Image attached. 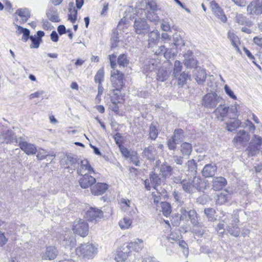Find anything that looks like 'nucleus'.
Returning <instances> with one entry per match:
<instances>
[{"label": "nucleus", "instance_id": "obj_1", "mask_svg": "<svg viewBox=\"0 0 262 262\" xmlns=\"http://www.w3.org/2000/svg\"><path fill=\"white\" fill-rule=\"evenodd\" d=\"M111 67L113 69L111 71V81L113 87L117 91H120L124 85V74L118 70H115L116 67V56L114 54L109 55Z\"/></svg>", "mask_w": 262, "mask_h": 262}, {"label": "nucleus", "instance_id": "obj_2", "mask_svg": "<svg viewBox=\"0 0 262 262\" xmlns=\"http://www.w3.org/2000/svg\"><path fill=\"white\" fill-rule=\"evenodd\" d=\"M202 179L199 177H190L182 180V189L188 193H193L196 191H201L202 188Z\"/></svg>", "mask_w": 262, "mask_h": 262}, {"label": "nucleus", "instance_id": "obj_3", "mask_svg": "<svg viewBox=\"0 0 262 262\" xmlns=\"http://www.w3.org/2000/svg\"><path fill=\"white\" fill-rule=\"evenodd\" d=\"M74 256L76 255L83 259H90L94 257L96 248L92 244H81L74 250Z\"/></svg>", "mask_w": 262, "mask_h": 262}, {"label": "nucleus", "instance_id": "obj_4", "mask_svg": "<svg viewBox=\"0 0 262 262\" xmlns=\"http://www.w3.org/2000/svg\"><path fill=\"white\" fill-rule=\"evenodd\" d=\"M223 101L222 98L215 92L208 93L202 98V105L206 108L212 110Z\"/></svg>", "mask_w": 262, "mask_h": 262}, {"label": "nucleus", "instance_id": "obj_5", "mask_svg": "<svg viewBox=\"0 0 262 262\" xmlns=\"http://www.w3.org/2000/svg\"><path fill=\"white\" fill-rule=\"evenodd\" d=\"M60 238L61 245L67 250V251L66 252V255L74 257V252L72 251L73 250V247L76 244V239L74 236L69 232L66 233L64 235L61 236Z\"/></svg>", "mask_w": 262, "mask_h": 262}, {"label": "nucleus", "instance_id": "obj_6", "mask_svg": "<svg viewBox=\"0 0 262 262\" xmlns=\"http://www.w3.org/2000/svg\"><path fill=\"white\" fill-rule=\"evenodd\" d=\"M262 144V138L257 135H254L252 137L246 151L249 156H255L258 153Z\"/></svg>", "mask_w": 262, "mask_h": 262}, {"label": "nucleus", "instance_id": "obj_7", "mask_svg": "<svg viewBox=\"0 0 262 262\" xmlns=\"http://www.w3.org/2000/svg\"><path fill=\"white\" fill-rule=\"evenodd\" d=\"M73 230L81 236L85 237L88 234L89 225L86 222L82 220L75 221L73 226Z\"/></svg>", "mask_w": 262, "mask_h": 262}, {"label": "nucleus", "instance_id": "obj_8", "mask_svg": "<svg viewBox=\"0 0 262 262\" xmlns=\"http://www.w3.org/2000/svg\"><path fill=\"white\" fill-rule=\"evenodd\" d=\"M250 139V136L249 133L244 129H241L237 132L236 136L232 140V143L235 146L239 145L244 146L249 142Z\"/></svg>", "mask_w": 262, "mask_h": 262}, {"label": "nucleus", "instance_id": "obj_9", "mask_svg": "<svg viewBox=\"0 0 262 262\" xmlns=\"http://www.w3.org/2000/svg\"><path fill=\"white\" fill-rule=\"evenodd\" d=\"M247 14L257 16L262 14V1L253 0L247 6Z\"/></svg>", "mask_w": 262, "mask_h": 262}, {"label": "nucleus", "instance_id": "obj_10", "mask_svg": "<svg viewBox=\"0 0 262 262\" xmlns=\"http://www.w3.org/2000/svg\"><path fill=\"white\" fill-rule=\"evenodd\" d=\"M61 163L65 168L73 171L78 167L80 162L76 158L67 155L62 159Z\"/></svg>", "mask_w": 262, "mask_h": 262}, {"label": "nucleus", "instance_id": "obj_11", "mask_svg": "<svg viewBox=\"0 0 262 262\" xmlns=\"http://www.w3.org/2000/svg\"><path fill=\"white\" fill-rule=\"evenodd\" d=\"M135 32L138 34L144 35L150 30V27L144 19H136L134 24Z\"/></svg>", "mask_w": 262, "mask_h": 262}, {"label": "nucleus", "instance_id": "obj_12", "mask_svg": "<svg viewBox=\"0 0 262 262\" xmlns=\"http://www.w3.org/2000/svg\"><path fill=\"white\" fill-rule=\"evenodd\" d=\"M17 142V139L14 132L7 129L0 132V143L11 144Z\"/></svg>", "mask_w": 262, "mask_h": 262}, {"label": "nucleus", "instance_id": "obj_13", "mask_svg": "<svg viewBox=\"0 0 262 262\" xmlns=\"http://www.w3.org/2000/svg\"><path fill=\"white\" fill-rule=\"evenodd\" d=\"M103 212L95 207H90L86 211L85 217L89 221H96L103 216Z\"/></svg>", "mask_w": 262, "mask_h": 262}, {"label": "nucleus", "instance_id": "obj_14", "mask_svg": "<svg viewBox=\"0 0 262 262\" xmlns=\"http://www.w3.org/2000/svg\"><path fill=\"white\" fill-rule=\"evenodd\" d=\"M19 146L28 155H34L37 151L36 147L34 144L25 141L22 138H19Z\"/></svg>", "mask_w": 262, "mask_h": 262}, {"label": "nucleus", "instance_id": "obj_15", "mask_svg": "<svg viewBox=\"0 0 262 262\" xmlns=\"http://www.w3.org/2000/svg\"><path fill=\"white\" fill-rule=\"evenodd\" d=\"M82 177L79 179V182L82 188H86L92 186L96 182V179L93 177L90 176L87 173L81 175Z\"/></svg>", "mask_w": 262, "mask_h": 262}, {"label": "nucleus", "instance_id": "obj_16", "mask_svg": "<svg viewBox=\"0 0 262 262\" xmlns=\"http://www.w3.org/2000/svg\"><path fill=\"white\" fill-rule=\"evenodd\" d=\"M222 103H220L213 112L217 120L221 121H224L225 117H227L228 114L227 106Z\"/></svg>", "mask_w": 262, "mask_h": 262}, {"label": "nucleus", "instance_id": "obj_17", "mask_svg": "<svg viewBox=\"0 0 262 262\" xmlns=\"http://www.w3.org/2000/svg\"><path fill=\"white\" fill-rule=\"evenodd\" d=\"M108 188V185L104 183H97L93 184L91 187V192L95 195L103 194Z\"/></svg>", "mask_w": 262, "mask_h": 262}, {"label": "nucleus", "instance_id": "obj_18", "mask_svg": "<svg viewBox=\"0 0 262 262\" xmlns=\"http://www.w3.org/2000/svg\"><path fill=\"white\" fill-rule=\"evenodd\" d=\"M149 179L152 187L156 189L158 193L164 195L166 193L165 190L160 191L157 189V187L160 185L161 183V179L159 176L154 171H151L149 174Z\"/></svg>", "mask_w": 262, "mask_h": 262}, {"label": "nucleus", "instance_id": "obj_19", "mask_svg": "<svg viewBox=\"0 0 262 262\" xmlns=\"http://www.w3.org/2000/svg\"><path fill=\"white\" fill-rule=\"evenodd\" d=\"M193 76L197 83L202 84L205 81L207 74L206 71L201 67H196L193 71Z\"/></svg>", "mask_w": 262, "mask_h": 262}, {"label": "nucleus", "instance_id": "obj_20", "mask_svg": "<svg viewBox=\"0 0 262 262\" xmlns=\"http://www.w3.org/2000/svg\"><path fill=\"white\" fill-rule=\"evenodd\" d=\"M76 169L77 173L79 175H83L84 173L94 172V169L91 167L88 161L86 159L80 161V167L78 166Z\"/></svg>", "mask_w": 262, "mask_h": 262}, {"label": "nucleus", "instance_id": "obj_21", "mask_svg": "<svg viewBox=\"0 0 262 262\" xmlns=\"http://www.w3.org/2000/svg\"><path fill=\"white\" fill-rule=\"evenodd\" d=\"M211 7L213 13L222 21L225 22L227 17L219 4L214 1L211 2Z\"/></svg>", "mask_w": 262, "mask_h": 262}, {"label": "nucleus", "instance_id": "obj_22", "mask_svg": "<svg viewBox=\"0 0 262 262\" xmlns=\"http://www.w3.org/2000/svg\"><path fill=\"white\" fill-rule=\"evenodd\" d=\"M212 188L215 191L221 190L227 185V180L226 179L222 177H217L213 178L212 181Z\"/></svg>", "mask_w": 262, "mask_h": 262}, {"label": "nucleus", "instance_id": "obj_23", "mask_svg": "<svg viewBox=\"0 0 262 262\" xmlns=\"http://www.w3.org/2000/svg\"><path fill=\"white\" fill-rule=\"evenodd\" d=\"M58 253V251L56 247L49 246L47 247L42 257L45 259L52 260L56 257Z\"/></svg>", "mask_w": 262, "mask_h": 262}, {"label": "nucleus", "instance_id": "obj_24", "mask_svg": "<svg viewBox=\"0 0 262 262\" xmlns=\"http://www.w3.org/2000/svg\"><path fill=\"white\" fill-rule=\"evenodd\" d=\"M122 250H118L115 256V260L117 262L124 261L128 256L130 252L128 248H126V245L124 244L122 247Z\"/></svg>", "mask_w": 262, "mask_h": 262}, {"label": "nucleus", "instance_id": "obj_25", "mask_svg": "<svg viewBox=\"0 0 262 262\" xmlns=\"http://www.w3.org/2000/svg\"><path fill=\"white\" fill-rule=\"evenodd\" d=\"M217 167L211 164H206L202 170V173L205 178L213 177L216 172Z\"/></svg>", "mask_w": 262, "mask_h": 262}, {"label": "nucleus", "instance_id": "obj_26", "mask_svg": "<svg viewBox=\"0 0 262 262\" xmlns=\"http://www.w3.org/2000/svg\"><path fill=\"white\" fill-rule=\"evenodd\" d=\"M126 248H128L130 252L132 250L139 252L144 248L143 241L141 239L138 238L134 242L127 244Z\"/></svg>", "mask_w": 262, "mask_h": 262}, {"label": "nucleus", "instance_id": "obj_27", "mask_svg": "<svg viewBox=\"0 0 262 262\" xmlns=\"http://www.w3.org/2000/svg\"><path fill=\"white\" fill-rule=\"evenodd\" d=\"M231 219V223H233L234 224H237L239 222V214L238 210H234L233 214L229 216V214H223L222 216H221V220L224 223L227 224L230 221V218Z\"/></svg>", "mask_w": 262, "mask_h": 262}, {"label": "nucleus", "instance_id": "obj_28", "mask_svg": "<svg viewBox=\"0 0 262 262\" xmlns=\"http://www.w3.org/2000/svg\"><path fill=\"white\" fill-rule=\"evenodd\" d=\"M142 154L144 157L151 161H154L155 160L157 152L155 147L150 145L144 149Z\"/></svg>", "mask_w": 262, "mask_h": 262}, {"label": "nucleus", "instance_id": "obj_29", "mask_svg": "<svg viewBox=\"0 0 262 262\" xmlns=\"http://www.w3.org/2000/svg\"><path fill=\"white\" fill-rule=\"evenodd\" d=\"M230 197L229 191L225 190L217 195L216 204L220 205H224L229 201Z\"/></svg>", "mask_w": 262, "mask_h": 262}, {"label": "nucleus", "instance_id": "obj_30", "mask_svg": "<svg viewBox=\"0 0 262 262\" xmlns=\"http://www.w3.org/2000/svg\"><path fill=\"white\" fill-rule=\"evenodd\" d=\"M172 168L166 163H163L159 167V174L162 178H166L171 176Z\"/></svg>", "mask_w": 262, "mask_h": 262}, {"label": "nucleus", "instance_id": "obj_31", "mask_svg": "<svg viewBox=\"0 0 262 262\" xmlns=\"http://www.w3.org/2000/svg\"><path fill=\"white\" fill-rule=\"evenodd\" d=\"M160 39V33L158 30H153L148 34V46L149 47H152L155 46Z\"/></svg>", "mask_w": 262, "mask_h": 262}, {"label": "nucleus", "instance_id": "obj_32", "mask_svg": "<svg viewBox=\"0 0 262 262\" xmlns=\"http://www.w3.org/2000/svg\"><path fill=\"white\" fill-rule=\"evenodd\" d=\"M15 14L21 17L23 23L27 22L31 16L30 10L26 8L18 9L16 11Z\"/></svg>", "mask_w": 262, "mask_h": 262}, {"label": "nucleus", "instance_id": "obj_33", "mask_svg": "<svg viewBox=\"0 0 262 262\" xmlns=\"http://www.w3.org/2000/svg\"><path fill=\"white\" fill-rule=\"evenodd\" d=\"M226 229L229 233L233 236L238 237L241 233L240 229L237 224L233 223H229L226 227Z\"/></svg>", "mask_w": 262, "mask_h": 262}, {"label": "nucleus", "instance_id": "obj_34", "mask_svg": "<svg viewBox=\"0 0 262 262\" xmlns=\"http://www.w3.org/2000/svg\"><path fill=\"white\" fill-rule=\"evenodd\" d=\"M173 77L177 80L178 85L183 86L186 84L187 79H190V76L183 72Z\"/></svg>", "mask_w": 262, "mask_h": 262}, {"label": "nucleus", "instance_id": "obj_35", "mask_svg": "<svg viewBox=\"0 0 262 262\" xmlns=\"http://www.w3.org/2000/svg\"><path fill=\"white\" fill-rule=\"evenodd\" d=\"M227 118L232 120L235 119L238 116L237 107L235 105H232L230 106H227Z\"/></svg>", "mask_w": 262, "mask_h": 262}, {"label": "nucleus", "instance_id": "obj_36", "mask_svg": "<svg viewBox=\"0 0 262 262\" xmlns=\"http://www.w3.org/2000/svg\"><path fill=\"white\" fill-rule=\"evenodd\" d=\"M47 15L48 19L53 22H59L60 21L57 11L53 8H50L47 10Z\"/></svg>", "mask_w": 262, "mask_h": 262}, {"label": "nucleus", "instance_id": "obj_37", "mask_svg": "<svg viewBox=\"0 0 262 262\" xmlns=\"http://www.w3.org/2000/svg\"><path fill=\"white\" fill-rule=\"evenodd\" d=\"M187 170L190 172L191 175L193 177H196L195 174L197 172L196 164L194 160L192 159L189 160L187 163Z\"/></svg>", "mask_w": 262, "mask_h": 262}, {"label": "nucleus", "instance_id": "obj_38", "mask_svg": "<svg viewBox=\"0 0 262 262\" xmlns=\"http://www.w3.org/2000/svg\"><path fill=\"white\" fill-rule=\"evenodd\" d=\"M169 77V73L167 71V70L164 68H160L157 75V80L161 82L165 81Z\"/></svg>", "mask_w": 262, "mask_h": 262}, {"label": "nucleus", "instance_id": "obj_39", "mask_svg": "<svg viewBox=\"0 0 262 262\" xmlns=\"http://www.w3.org/2000/svg\"><path fill=\"white\" fill-rule=\"evenodd\" d=\"M233 120V121L226 123V128L228 131L232 132L235 130L241 124L240 120L237 119V118Z\"/></svg>", "mask_w": 262, "mask_h": 262}, {"label": "nucleus", "instance_id": "obj_40", "mask_svg": "<svg viewBox=\"0 0 262 262\" xmlns=\"http://www.w3.org/2000/svg\"><path fill=\"white\" fill-rule=\"evenodd\" d=\"M181 151L184 156H189L192 151V146L191 144L184 142L181 146Z\"/></svg>", "mask_w": 262, "mask_h": 262}, {"label": "nucleus", "instance_id": "obj_41", "mask_svg": "<svg viewBox=\"0 0 262 262\" xmlns=\"http://www.w3.org/2000/svg\"><path fill=\"white\" fill-rule=\"evenodd\" d=\"M146 18L150 21L153 22L155 24H157L160 22V18L156 11H147L145 13Z\"/></svg>", "mask_w": 262, "mask_h": 262}, {"label": "nucleus", "instance_id": "obj_42", "mask_svg": "<svg viewBox=\"0 0 262 262\" xmlns=\"http://www.w3.org/2000/svg\"><path fill=\"white\" fill-rule=\"evenodd\" d=\"M160 62L158 60L151 59L146 66V69L149 71H152L160 67Z\"/></svg>", "mask_w": 262, "mask_h": 262}, {"label": "nucleus", "instance_id": "obj_43", "mask_svg": "<svg viewBox=\"0 0 262 262\" xmlns=\"http://www.w3.org/2000/svg\"><path fill=\"white\" fill-rule=\"evenodd\" d=\"M119 225L122 229H128L132 225V221L128 217H125L119 222Z\"/></svg>", "mask_w": 262, "mask_h": 262}, {"label": "nucleus", "instance_id": "obj_44", "mask_svg": "<svg viewBox=\"0 0 262 262\" xmlns=\"http://www.w3.org/2000/svg\"><path fill=\"white\" fill-rule=\"evenodd\" d=\"M118 64L119 67H126L127 66L129 63V60L127 57V56L125 54H121L118 58Z\"/></svg>", "mask_w": 262, "mask_h": 262}, {"label": "nucleus", "instance_id": "obj_45", "mask_svg": "<svg viewBox=\"0 0 262 262\" xmlns=\"http://www.w3.org/2000/svg\"><path fill=\"white\" fill-rule=\"evenodd\" d=\"M228 38L231 41L232 45L237 49L238 51H239V49L238 47L237 43L238 41V38L233 33L230 31L228 32Z\"/></svg>", "mask_w": 262, "mask_h": 262}, {"label": "nucleus", "instance_id": "obj_46", "mask_svg": "<svg viewBox=\"0 0 262 262\" xmlns=\"http://www.w3.org/2000/svg\"><path fill=\"white\" fill-rule=\"evenodd\" d=\"M187 217H189L191 223L194 226L198 224V219L196 212L194 210H189Z\"/></svg>", "mask_w": 262, "mask_h": 262}, {"label": "nucleus", "instance_id": "obj_47", "mask_svg": "<svg viewBox=\"0 0 262 262\" xmlns=\"http://www.w3.org/2000/svg\"><path fill=\"white\" fill-rule=\"evenodd\" d=\"M161 207L163 214L165 216H167L171 213V208L170 204L166 202H163L161 203Z\"/></svg>", "mask_w": 262, "mask_h": 262}, {"label": "nucleus", "instance_id": "obj_48", "mask_svg": "<svg viewBox=\"0 0 262 262\" xmlns=\"http://www.w3.org/2000/svg\"><path fill=\"white\" fill-rule=\"evenodd\" d=\"M204 213L207 216L209 221L213 222L216 220L214 217L215 211L213 208H207L204 209Z\"/></svg>", "mask_w": 262, "mask_h": 262}, {"label": "nucleus", "instance_id": "obj_49", "mask_svg": "<svg viewBox=\"0 0 262 262\" xmlns=\"http://www.w3.org/2000/svg\"><path fill=\"white\" fill-rule=\"evenodd\" d=\"M198 61L193 57L190 58H186L184 60V64L187 68H196Z\"/></svg>", "mask_w": 262, "mask_h": 262}, {"label": "nucleus", "instance_id": "obj_50", "mask_svg": "<svg viewBox=\"0 0 262 262\" xmlns=\"http://www.w3.org/2000/svg\"><path fill=\"white\" fill-rule=\"evenodd\" d=\"M172 137L174 140L180 143L183 140L184 137L183 130L182 129H176Z\"/></svg>", "mask_w": 262, "mask_h": 262}, {"label": "nucleus", "instance_id": "obj_51", "mask_svg": "<svg viewBox=\"0 0 262 262\" xmlns=\"http://www.w3.org/2000/svg\"><path fill=\"white\" fill-rule=\"evenodd\" d=\"M182 69V65L179 60H176L174 63V67L173 69L172 76H176L181 73Z\"/></svg>", "mask_w": 262, "mask_h": 262}, {"label": "nucleus", "instance_id": "obj_52", "mask_svg": "<svg viewBox=\"0 0 262 262\" xmlns=\"http://www.w3.org/2000/svg\"><path fill=\"white\" fill-rule=\"evenodd\" d=\"M104 74L103 68L99 69L95 76V82L98 83V84H102V82L104 80Z\"/></svg>", "mask_w": 262, "mask_h": 262}, {"label": "nucleus", "instance_id": "obj_53", "mask_svg": "<svg viewBox=\"0 0 262 262\" xmlns=\"http://www.w3.org/2000/svg\"><path fill=\"white\" fill-rule=\"evenodd\" d=\"M69 11L70 13L68 14V20L74 24L77 19V11L75 9L72 10V8H69Z\"/></svg>", "mask_w": 262, "mask_h": 262}, {"label": "nucleus", "instance_id": "obj_54", "mask_svg": "<svg viewBox=\"0 0 262 262\" xmlns=\"http://www.w3.org/2000/svg\"><path fill=\"white\" fill-rule=\"evenodd\" d=\"M158 135V130L156 127L151 125L149 127V138L153 140H156Z\"/></svg>", "mask_w": 262, "mask_h": 262}, {"label": "nucleus", "instance_id": "obj_55", "mask_svg": "<svg viewBox=\"0 0 262 262\" xmlns=\"http://www.w3.org/2000/svg\"><path fill=\"white\" fill-rule=\"evenodd\" d=\"M30 39H31L32 43L31 45V48H38L39 46L40 42L41 40V39L39 38V37H37L36 35H35L34 36H30Z\"/></svg>", "mask_w": 262, "mask_h": 262}, {"label": "nucleus", "instance_id": "obj_56", "mask_svg": "<svg viewBox=\"0 0 262 262\" xmlns=\"http://www.w3.org/2000/svg\"><path fill=\"white\" fill-rule=\"evenodd\" d=\"M205 232L206 231L203 228L198 226H196L194 229V233L195 236L199 237H206L205 235L207 234V233H206Z\"/></svg>", "mask_w": 262, "mask_h": 262}, {"label": "nucleus", "instance_id": "obj_57", "mask_svg": "<svg viewBox=\"0 0 262 262\" xmlns=\"http://www.w3.org/2000/svg\"><path fill=\"white\" fill-rule=\"evenodd\" d=\"M161 28L162 30L165 32L170 31L171 30L168 19L167 18L163 19L161 20Z\"/></svg>", "mask_w": 262, "mask_h": 262}, {"label": "nucleus", "instance_id": "obj_58", "mask_svg": "<svg viewBox=\"0 0 262 262\" xmlns=\"http://www.w3.org/2000/svg\"><path fill=\"white\" fill-rule=\"evenodd\" d=\"M179 144V143L174 140L173 137H171L167 141V145L169 149L170 150H174L176 148L177 144Z\"/></svg>", "mask_w": 262, "mask_h": 262}, {"label": "nucleus", "instance_id": "obj_59", "mask_svg": "<svg viewBox=\"0 0 262 262\" xmlns=\"http://www.w3.org/2000/svg\"><path fill=\"white\" fill-rule=\"evenodd\" d=\"M36 157L38 160H42L46 159V158L53 157V155H49L45 150L41 149L38 151Z\"/></svg>", "mask_w": 262, "mask_h": 262}, {"label": "nucleus", "instance_id": "obj_60", "mask_svg": "<svg viewBox=\"0 0 262 262\" xmlns=\"http://www.w3.org/2000/svg\"><path fill=\"white\" fill-rule=\"evenodd\" d=\"M168 49L166 48L165 46H161L159 47V48L156 51L155 53L157 55H163L164 57L166 58L168 57Z\"/></svg>", "mask_w": 262, "mask_h": 262}, {"label": "nucleus", "instance_id": "obj_61", "mask_svg": "<svg viewBox=\"0 0 262 262\" xmlns=\"http://www.w3.org/2000/svg\"><path fill=\"white\" fill-rule=\"evenodd\" d=\"M146 9H149L151 11H156L158 10L157 4L154 1H148L146 3Z\"/></svg>", "mask_w": 262, "mask_h": 262}, {"label": "nucleus", "instance_id": "obj_62", "mask_svg": "<svg viewBox=\"0 0 262 262\" xmlns=\"http://www.w3.org/2000/svg\"><path fill=\"white\" fill-rule=\"evenodd\" d=\"M224 90H225L226 93L231 98H232L234 100H236L237 99L236 96L234 94L233 91L230 88V87L228 85H225Z\"/></svg>", "mask_w": 262, "mask_h": 262}, {"label": "nucleus", "instance_id": "obj_63", "mask_svg": "<svg viewBox=\"0 0 262 262\" xmlns=\"http://www.w3.org/2000/svg\"><path fill=\"white\" fill-rule=\"evenodd\" d=\"M189 210L185 207H182L180 209V220H186L187 219L188 212Z\"/></svg>", "mask_w": 262, "mask_h": 262}, {"label": "nucleus", "instance_id": "obj_64", "mask_svg": "<svg viewBox=\"0 0 262 262\" xmlns=\"http://www.w3.org/2000/svg\"><path fill=\"white\" fill-rule=\"evenodd\" d=\"M142 262H159L157 259L152 256H145L142 259Z\"/></svg>", "mask_w": 262, "mask_h": 262}]
</instances>
